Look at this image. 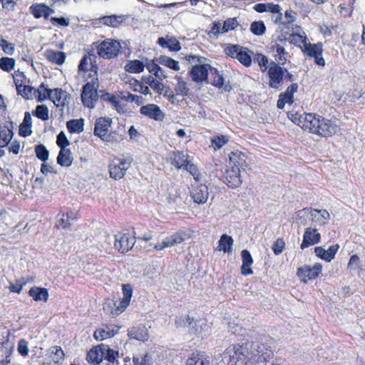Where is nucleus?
Segmentation results:
<instances>
[{
	"instance_id": "a19ab883",
	"label": "nucleus",
	"mask_w": 365,
	"mask_h": 365,
	"mask_svg": "<svg viewBox=\"0 0 365 365\" xmlns=\"http://www.w3.org/2000/svg\"><path fill=\"white\" fill-rule=\"evenodd\" d=\"M185 240L184 235L182 233H175L164 239V245L167 247H172L177 244H180Z\"/></svg>"
},
{
	"instance_id": "bf43d9fd",
	"label": "nucleus",
	"mask_w": 365,
	"mask_h": 365,
	"mask_svg": "<svg viewBox=\"0 0 365 365\" xmlns=\"http://www.w3.org/2000/svg\"><path fill=\"white\" fill-rule=\"evenodd\" d=\"M254 60L258 63L262 71L264 72L267 69L268 58L264 55L262 53H257L254 58Z\"/></svg>"
},
{
	"instance_id": "2eb2a0df",
	"label": "nucleus",
	"mask_w": 365,
	"mask_h": 365,
	"mask_svg": "<svg viewBox=\"0 0 365 365\" xmlns=\"http://www.w3.org/2000/svg\"><path fill=\"white\" fill-rule=\"evenodd\" d=\"M106 349V344H99L91 349L87 354V360L93 364H99L103 359V351Z\"/></svg>"
},
{
	"instance_id": "72a5a7b5",
	"label": "nucleus",
	"mask_w": 365,
	"mask_h": 365,
	"mask_svg": "<svg viewBox=\"0 0 365 365\" xmlns=\"http://www.w3.org/2000/svg\"><path fill=\"white\" fill-rule=\"evenodd\" d=\"M106 349L103 351V359L108 361V365H118L120 356L118 351L111 349L108 345Z\"/></svg>"
},
{
	"instance_id": "473e14b6",
	"label": "nucleus",
	"mask_w": 365,
	"mask_h": 365,
	"mask_svg": "<svg viewBox=\"0 0 365 365\" xmlns=\"http://www.w3.org/2000/svg\"><path fill=\"white\" fill-rule=\"evenodd\" d=\"M51 361L55 364L61 363L64 359V353L60 346H51L48 350Z\"/></svg>"
},
{
	"instance_id": "6e6552de",
	"label": "nucleus",
	"mask_w": 365,
	"mask_h": 365,
	"mask_svg": "<svg viewBox=\"0 0 365 365\" xmlns=\"http://www.w3.org/2000/svg\"><path fill=\"white\" fill-rule=\"evenodd\" d=\"M133 158L129 157L126 159H114L109 165V173L110 178L115 180L121 179L125 174L126 170L130 167Z\"/></svg>"
},
{
	"instance_id": "6e6d98bb",
	"label": "nucleus",
	"mask_w": 365,
	"mask_h": 365,
	"mask_svg": "<svg viewBox=\"0 0 365 365\" xmlns=\"http://www.w3.org/2000/svg\"><path fill=\"white\" fill-rule=\"evenodd\" d=\"M119 302H116L115 303L107 302L105 304L103 307V310L108 314L112 315L113 317L118 316L120 314H115L118 312L117 309L119 307Z\"/></svg>"
},
{
	"instance_id": "f8f14e48",
	"label": "nucleus",
	"mask_w": 365,
	"mask_h": 365,
	"mask_svg": "<svg viewBox=\"0 0 365 365\" xmlns=\"http://www.w3.org/2000/svg\"><path fill=\"white\" fill-rule=\"evenodd\" d=\"M112 120L110 118L101 117L96 119L94 128V135L103 140H108V129L111 125Z\"/></svg>"
},
{
	"instance_id": "37998d69",
	"label": "nucleus",
	"mask_w": 365,
	"mask_h": 365,
	"mask_svg": "<svg viewBox=\"0 0 365 365\" xmlns=\"http://www.w3.org/2000/svg\"><path fill=\"white\" fill-rule=\"evenodd\" d=\"M254 9L256 11L259 13L264 11L277 13L279 11V6L273 4H257L255 6Z\"/></svg>"
},
{
	"instance_id": "e433bc0d",
	"label": "nucleus",
	"mask_w": 365,
	"mask_h": 365,
	"mask_svg": "<svg viewBox=\"0 0 365 365\" xmlns=\"http://www.w3.org/2000/svg\"><path fill=\"white\" fill-rule=\"evenodd\" d=\"M309 115H312V113H290L289 118L294 124L299 125L303 130H305V125H307V117H308Z\"/></svg>"
},
{
	"instance_id": "0e129e2a",
	"label": "nucleus",
	"mask_w": 365,
	"mask_h": 365,
	"mask_svg": "<svg viewBox=\"0 0 365 365\" xmlns=\"http://www.w3.org/2000/svg\"><path fill=\"white\" fill-rule=\"evenodd\" d=\"M359 267H360L359 257L356 255H352L349 261L347 268L349 270L356 271L359 269Z\"/></svg>"
},
{
	"instance_id": "e2e57ef3",
	"label": "nucleus",
	"mask_w": 365,
	"mask_h": 365,
	"mask_svg": "<svg viewBox=\"0 0 365 365\" xmlns=\"http://www.w3.org/2000/svg\"><path fill=\"white\" fill-rule=\"evenodd\" d=\"M238 25V22L235 18L228 19L222 25V31L227 32L230 30L235 29Z\"/></svg>"
},
{
	"instance_id": "c9c22d12",
	"label": "nucleus",
	"mask_w": 365,
	"mask_h": 365,
	"mask_svg": "<svg viewBox=\"0 0 365 365\" xmlns=\"http://www.w3.org/2000/svg\"><path fill=\"white\" fill-rule=\"evenodd\" d=\"M304 51L309 56L314 57L317 55L321 56L322 53V44L320 43L315 44L307 43L304 47Z\"/></svg>"
},
{
	"instance_id": "a211bd4d",
	"label": "nucleus",
	"mask_w": 365,
	"mask_h": 365,
	"mask_svg": "<svg viewBox=\"0 0 365 365\" xmlns=\"http://www.w3.org/2000/svg\"><path fill=\"white\" fill-rule=\"evenodd\" d=\"M230 161L232 164V168H237L241 170H245L247 166V156L239 150L232 151L229 156Z\"/></svg>"
},
{
	"instance_id": "8fccbe9b",
	"label": "nucleus",
	"mask_w": 365,
	"mask_h": 365,
	"mask_svg": "<svg viewBox=\"0 0 365 365\" xmlns=\"http://www.w3.org/2000/svg\"><path fill=\"white\" fill-rule=\"evenodd\" d=\"M33 114L43 120H47L49 118L48 109L45 105L37 106Z\"/></svg>"
},
{
	"instance_id": "0eeeda50",
	"label": "nucleus",
	"mask_w": 365,
	"mask_h": 365,
	"mask_svg": "<svg viewBox=\"0 0 365 365\" xmlns=\"http://www.w3.org/2000/svg\"><path fill=\"white\" fill-rule=\"evenodd\" d=\"M98 83L96 81L86 83L82 90L81 101L84 106L92 108L98 99L97 89Z\"/></svg>"
},
{
	"instance_id": "1a4fd4ad",
	"label": "nucleus",
	"mask_w": 365,
	"mask_h": 365,
	"mask_svg": "<svg viewBox=\"0 0 365 365\" xmlns=\"http://www.w3.org/2000/svg\"><path fill=\"white\" fill-rule=\"evenodd\" d=\"M281 64H277L272 62L268 70V76L269 78V86L276 90H280L279 86L283 80L284 73L287 71V68L281 66Z\"/></svg>"
},
{
	"instance_id": "412c9836",
	"label": "nucleus",
	"mask_w": 365,
	"mask_h": 365,
	"mask_svg": "<svg viewBox=\"0 0 365 365\" xmlns=\"http://www.w3.org/2000/svg\"><path fill=\"white\" fill-rule=\"evenodd\" d=\"M226 180L229 187L232 188L239 187L242 182L240 169L232 168L230 170H227Z\"/></svg>"
},
{
	"instance_id": "864d4df0",
	"label": "nucleus",
	"mask_w": 365,
	"mask_h": 365,
	"mask_svg": "<svg viewBox=\"0 0 365 365\" xmlns=\"http://www.w3.org/2000/svg\"><path fill=\"white\" fill-rule=\"evenodd\" d=\"M15 65V60L9 57H3L0 59V68L4 71L9 72L12 70Z\"/></svg>"
},
{
	"instance_id": "4c0bfd02",
	"label": "nucleus",
	"mask_w": 365,
	"mask_h": 365,
	"mask_svg": "<svg viewBox=\"0 0 365 365\" xmlns=\"http://www.w3.org/2000/svg\"><path fill=\"white\" fill-rule=\"evenodd\" d=\"M116 332L113 329H110L108 327L105 329H99L94 332V337L96 340L103 341L104 339L111 338Z\"/></svg>"
},
{
	"instance_id": "9b49d317",
	"label": "nucleus",
	"mask_w": 365,
	"mask_h": 365,
	"mask_svg": "<svg viewBox=\"0 0 365 365\" xmlns=\"http://www.w3.org/2000/svg\"><path fill=\"white\" fill-rule=\"evenodd\" d=\"M114 247L120 252H128L134 245V239L127 233L118 232L113 237Z\"/></svg>"
},
{
	"instance_id": "680f3d73",
	"label": "nucleus",
	"mask_w": 365,
	"mask_h": 365,
	"mask_svg": "<svg viewBox=\"0 0 365 365\" xmlns=\"http://www.w3.org/2000/svg\"><path fill=\"white\" fill-rule=\"evenodd\" d=\"M13 133L8 130H1L0 132V146H6L12 138Z\"/></svg>"
},
{
	"instance_id": "3c124183",
	"label": "nucleus",
	"mask_w": 365,
	"mask_h": 365,
	"mask_svg": "<svg viewBox=\"0 0 365 365\" xmlns=\"http://www.w3.org/2000/svg\"><path fill=\"white\" fill-rule=\"evenodd\" d=\"M297 83H292L287 88L286 91L281 93L280 96L285 99V101H287V103H292L293 102V94L297 92Z\"/></svg>"
},
{
	"instance_id": "bb28decb",
	"label": "nucleus",
	"mask_w": 365,
	"mask_h": 365,
	"mask_svg": "<svg viewBox=\"0 0 365 365\" xmlns=\"http://www.w3.org/2000/svg\"><path fill=\"white\" fill-rule=\"evenodd\" d=\"M170 158L172 165L180 169L184 167L185 163L188 160V155L183 152L176 151L172 153Z\"/></svg>"
},
{
	"instance_id": "c85d7f7f",
	"label": "nucleus",
	"mask_w": 365,
	"mask_h": 365,
	"mask_svg": "<svg viewBox=\"0 0 365 365\" xmlns=\"http://www.w3.org/2000/svg\"><path fill=\"white\" fill-rule=\"evenodd\" d=\"M29 294L35 301L46 302L48 297V293L46 288L34 287L30 289Z\"/></svg>"
},
{
	"instance_id": "c756f323",
	"label": "nucleus",
	"mask_w": 365,
	"mask_h": 365,
	"mask_svg": "<svg viewBox=\"0 0 365 365\" xmlns=\"http://www.w3.org/2000/svg\"><path fill=\"white\" fill-rule=\"evenodd\" d=\"M72 161L73 158L70 150L67 148L61 149L57 157V163L61 166L68 167L71 165Z\"/></svg>"
},
{
	"instance_id": "79ce46f5",
	"label": "nucleus",
	"mask_w": 365,
	"mask_h": 365,
	"mask_svg": "<svg viewBox=\"0 0 365 365\" xmlns=\"http://www.w3.org/2000/svg\"><path fill=\"white\" fill-rule=\"evenodd\" d=\"M178 83L175 86V92L176 95L180 96L182 97H185L188 96L189 93V88L187 85V83L182 81L180 77L176 78Z\"/></svg>"
},
{
	"instance_id": "f03ea898",
	"label": "nucleus",
	"mask_w": 365,
	"mask_h": 365,
	"mask_svg": "<svg viewBox=\"0 0 365 365\" xmlns=\"http://www.w3.org/2000/svg\"><path fill=\"white\" fill-rule=\"evenodd\" d=\"M249 361L255 364H264L273 356L272 347L267 344L247 341Z\"/></svg>"
},
{
	"instance_id": "4d7b16f0",
	"label": "nucleus",
	"mask_w": 365,
	"mask_h": 365,
	"mask_svg": "<svg viewBox=\"0 0 365 365\" xmlns=\"http://www.w3.org/2000/svg\"><path fill=\"white\" fill-rule=\"evenodd\" d=\"M36 157L42 161H46L48 157V151L46 147L41 144L38 145L35 148Z\"/></svg>"
},
{
	"instance_id": "7c9ffc66",
	"label": "nucleus",
	"mask_w": 365,
	"mask_h": 365,
	"mask_svg": "<svg viewBox=\"0 0 365 365\" xmlns=\"http://www.w3.org/2000/svg\"><path fill=\"white\" fill-rule=\"evenodd\" d=\"M46 58L58 65H61L65 61V53L62 51H56L53 50L46 51L45 54Z\"/></svg>"
},
{
	"instance_id": "de8ad7c7",
	"label": "nucleus",
	"mask_w": 365,
	"mask_h": 365,
	"mask_svg": "<svg viewBox=\"0 0 365 365\" xmlns=\"http://www.w3.org/2000/svg\"><path fill=\"white\" fill-rule=\"evenodd\" d=\"M297 222L301 225L307 224V220H310V209L306 207L297 212Z\"/></svg>"
},
{
	"instance_id": "f257e3e1",
	"label": "nucleus",
	"mask_w": 365,
	"mask_h": 365,
	"mask_svg": "<svg viewBox=\"0 0 365 365\" xmlns=\"http://www.w3.org/2000/svg\"><path fill=\"white\" fill-rule=\"evenodd\" d=\"M306 122L305 130L319 136H331L337 131V125L334 122L315 113L307 117Z\"/></svg>"
},
{
	"instance_id": "09e8293b",
	"label": "nucleus",
	"mask_w": 365,
	"mask_h": 365,
	"mask_svg": "<svg viewBox=\"0 0 365 365\" xmlns=\"http://www.w3.org/2000/svg\"><path fill=\"white\" fill-rule=\"evenodd\" d=\"M288 42L289 43H293L301 48V44H303V46L304 47L305 44L307 43V36L304 34L303 35L299 34H292L290 35Z\"/></svg>"
},
{
	"instance_id": "423d86ee",
	"label": "nucleus",
	"mask_w": 365,
	"mask_h": 365,
	"mask_svg": "<svg viewBox=\"0 0 365 365\" xmlns=\"http://www.w3.org/2000/svg\"><path fill=\"white\" fill-rule=\"evenodd\" d=\"M121 48L119 41L113 39L103 41L97 47V53L104 59H110L116 57Z\"/></svg>"
},
{
	"instance_id": "13d9d810",
	"label": "nucleus",
	"mask_w": 365,
	"mask_h": 365,
	"mask_svg": "<svg viewBox=\"0 0 365 365\" xmlns=\"http://www.w3.org/2000/svg\"><path fill=\"white\" fill-rule=\"evenodd\" d=\"M227 142L228 138L225 135L214 137L211 140L212 145L214 147L215 150L221 148Z\"/></svg>"
},
{
	"instance_id": "338daca9",
	"label": "nucleus",
	"mask_w": 365,
	"mask_h": 365,
	"mask_svg": "<svg viewBox=\"0 0 365 365\" xmlns=\"http://www.w3.org/2000/svg\"><path fill=\"white\" fill-rule=\"evenodd\" d=\"M237 58L245 66H250L252 63L251 56L243 49H242V51L240 52V54Z\"/></svg>"
},
{
	"instance_id": "f704fd0d",
	"label": "nucleus",
	"mask_w": 365,
	"mask_h": 365,
	"mask_svg": "<svg viewBox=\"0 0 365 365\" xmlns=\"http://www.w3.org/2000/svg\"><path fill=\"white\" fill-rule=\"evenodd\" d=\"M144 68V63L139 60L129 61L125 66V70L131 73H141Z\"/></svg>"
},
{
	"instance_id": "2f4dec72",
	"label": "nucleus",
	"mask_w": 365,
	"mask_h": 365,
	"mask_svg": "<svg viewBox=\"0 0 365 365\" xmlns=\"http://www.w3.org/2000/svg\"><path fill=\"white\" fill-rule=\"evenodd\" d=\"M156 61L160 64L175 71H178L180 69L179 62L167 56H159L158 58H156Z\"/></svg>"
},
{
	"instance_id": "49530a36",
	"label": "nucleus",
	"mask_w": 365,
	"mask_h": 365,
	"mask_svg": "<svg viewBox=\"0 0 365 365\" xmlns=\"http://www.w3.org/2000/svg\"><path fill=\"white\" fill-rule=\"evenodd\" d=\"M17 92L26 99H31L34 96L36 91L30 86L19 85L16 86Z\"/></svg>"
},
{
	"instance_id": "58836bf2",
	"label": "nucleus",
	"mask_w": 365,
	"mask_h": 365,
	"mask_svg": "<svg viewBox=\"0 0 365 365\" xmlns=\"http://www.w3.org/2000/svg\"><path fill=\"white\" fill-rule=\"evenodd\" d=\"M66 125L70 133H80L83 130V120H71L67 122Z\"/></svg>"
},
{
	"instance_id": "393cba45",
	"label": "nucleus",
	"mask_w": 365,
	"mask_h": 365,
	"mask_svg": "<svg viewBox=\"0 0 365 365\" xmlns=\"http://www.w3.org/2000/svg\"><path fill=\"white\" fill-rule=\"evenodd\" d=\"M241 257L242 260V264L241 267V272L243 275H248L253 273L250 266L253 263L252 257L250 252L247 250H243L241 252Z\"/></svg>"
},
{
	"instance_id": "69168bd1",
	"label": "nucleus",
	"mask_w": 365,
	"mask_h": 365,
	"mask_svg": "<svg viewBox=\"0 0 365 365\" xmlns=\"http://www.w3.org/2000/svg\"><path fill=\"white\" fill-rule=\"evenodd\" d=\"M56 143L61 149L66 148V147L70 145V142L67 139L64 132L61 131L58 133L57 135Z\"/></svg>"
},
{
	"instance_id": "9d476101",
	"label": "nucleus",
	"mask_w": 365,
	"mask_h": 365,
	"mask_svg": "<svg viewBox=\"0 0 365 365\" xmlns=\"http://www.w3.org/2000/svg\"><path fill=\"white\" fill-rule=\"evenodd\" d=\"M322 266L319 263H316L313 267L304 266L297 269V275L304 282L308 280L315 279L321 273Z\"/></svg>"
},
{
	"instance_id": "7ed1b4c3",
	"label": "nucleus",
	"mask_w": 365,
	"mask_h": 365,
	"mask_svg": "<svg viewBox=\"0 0 365 365\" xmlns=\"http://www.w3.org/2000/svg\"><path fill=\"white\" fill-rule=\"evenodd\" d=\"M187 60L191 63H195L190 71L192 80L195 83L207 81L212 68L209 63H206L207 59L202 56L190 55L187 57Z\"/></svg>"
},
{
	"instance_id": "b1692460",
	"label": "nucleus",
	"mask_w": 365,
	"mask_h": 365,
	"mask_svg": "<svg viewBox=\"0 0 365 365\" xmlns=\"http://www.w3.org/2000/svg\"><path fill=\"white\" fill-rule=\"evenodd\" d=\"M186 365H211V364L205 353L193 352L187 359Z\"/></svg>"
},
{
	"instance_id": "774afa93",
	"label": "nucleus",
	"mask_w": 365,
	"mask_h": 365,
	"mask_svg": "<svg viewBox=\"0 0 365 365\" xmlns=\"http://www.w3.org/2000/svg\"><path fill=\"white\" fill-rule=\"evenodd\" d=\"M31 13L33 14V15L36 18L38 19V18L42 17V14H43V11L47 10V6L45 5H42V4L32 6H31Z\"/></svg>"
},
{
	"instance_id": "a18cd8bd",
	"label": "nucleus",
	"mask_w": 365,
	"mask_h": 365,
	"mask_svg": "<svg viewBox=\"0 0 365 365\" xmlns=\"http://www.w3.org/2000/svg\"><path fill=\"white\" fill-rule=\"evenodd\" d=\"M233 244V240L231 237L224 234L221 236L219 241L220 250H223L225 252H230L231 246Z\"/></svg>"
},
{
	"instance_id": "ddd939ff",
	"label": "nucleus",
	"mask_w": 365,
	"mask_h": 365,
	"mask_svg": "<svg viewBox=\"0 0 365 365\" xmlns=\"http://www.w3.org/2000/svg\"><path fill=\"white\" fill-rule=\"evenodd\" d=\"M321 235L317 230L312 227H307L303 235V240L300 245L302 250L318 244L320 242Z\"/></svg>"
},
{
	"instance_id": "39448f33",
	"label": "nucleus",
	"mask_w": 365,
	"mask_h": 365,
	"mask_svg": "<svg viewBox=\"0 0 365 365\" xmlns=\"http://www.w3.org/2000/svg\"><path fill=\"white\" fill-rule=\"evenodd\" d=\"M287 44V40L282 34L273 40L269 45V50L272 52L275 63L284 65L287 61V55L288 53L285 51V46Z\"/></svg>"
},
{
	"instance_id": "4468645a",
	"label": "nucleus",
	"mask_w": 365,
	"mask_h": 365,
	"mask_svg": "<svg viewBox=\"0 0 365 365\" xmlns=\"http://www.w3.org/2000/svg\"><path fill=\"white\" fill-rule=\"evenodd\" d=\"M209 192L208 188L205 185H192L190 191V196L194 202L197 204H204L207 202Z\"/></svg>"
},
{
	"instance_id": "6ab92c4d",
	"label": "nucleus",
	"mask_w": 365,
	"mask_h": 365,
	"mask_svg": "<svg viewBox=\"0 0 365 365\" xmlns=\"http://www.w3.org/2000/svg\"><path fill=\"white\" fill-rule=\"evenodd\" d=\"M339 247L337 244L330 246L327 250H325L322 247H317L314 249V252L317 257L329 262L334 258Z\"/></svg>"
},
{
	"instance_id": "4be33fe9",
	"label": "nucleus",
	"mask_w": 365,
	"mask_h": 365,
	"mask_svg": "<svg viewBox=\"0 0 365 365\" xmlns=\"http://www.w3.org/2000/svg\"><path fill=\"white\" fill-rule=\"evenodd\" d=\"M123 297L118 301L120 307L118 308V312L115 314H121L129 305L133 294V288L130 284L123 285Z\"/></svg>"
},
{
	"instance_id": "052dcab7",
	"label": "nucleus",
	"mask_w": 365,
	"mask_h": 365,
	"mask_svg": "<svg viewBox=\"0 0 365 365\" xmlns=\"http://www.w3.org/2000/svg\"><path fill=\"white\" fill-rule=\"evenodd\" d=\"M242 48L239 45H231L227 46L225 48V53L227 55L232 57V58H237L240 52L242 51Z\"/></svg>"
},
{
	"instance_id": "5fc2aeb1",
	"label": "nucleus",
	"mask_w": 365,
	"mask_h": 365,
	"mask_svg": "<svg viewBox=\"0 0 365 365\" xmlns=\"http://www.w3.org/2000/svg\"><path fill=\"white\" fill-rule=\"evenodd\" d=\"M151 357L147 354H138L133 357V365H150Z\"/></svg>"
},
{
	"instance_id": "20e7f679",
	"label": "nucleus",
	"mask_w": 365,
	"mask_h": 365,
	"mask_svg": "<svg viewBox=\"0 0 365 365\" xmlns=\"http://www.w3.org/2000/svg\"><path fill=\"white\" fill-rule=\"evenodd\" d=\"M224 359H228V363L236 365L237 362L243 363L249 360L247 342L245 344H234L230 346L223 354Z\"/></svg>"
},
{
	"instance_id": "aec40b11",
	"label": "nucleus",
	"mask_w": 365,
	"mask_h": 365,
	"mask_svg": "<svg viewBox=\"0 0 365 365\" xmlns=\"http://www.w3.org/2000/svg\"><path fill=\"white\" fill-rule=\"evenodd\" d=\"M210 74L211 75L210 81H207V83H210L213 86L222 88L225 91H230L231 89L229 82L225 81L222 76L218 73L216 68H210Z\"/></svg>"
},
{
	"instance_id": "5701e85b",
	"label": "nucleus",
	"mask_w": 365,
	"mask_h": 365,
	"mask_svg": "<svg viewBox=\"0 0 365 365\" xmlns=\"http://www.w3.org/2000/svg\"><path fill=\"white\" fill-rule=\"evenodd\" d=\"M66 92L61 88L49 89L48 91V98L57 106H63L66 100Z\"/></svg>"
},
{
	"instance_id": "a878e982",
	"label": "nucleus",
	"mask_w": 365,
	"mask_h": 365,
	"mask_svg": "<svg viewBox=\"0 0 365 365\" xmlns=\"http://www.w3.org/2000/svg\"><path fill=\"white\" fill-rule=\"evenodd\" d=\"M128 336L138 341H146L148 339V330L145 327H138L131 329L128 331Z\"/></svg>"
},
{
	"instance_id": "f3484780",
	"label": "nucleus",
	"mask_w": 365,
	"mask_h": 365,
	"mask_svg": "<svg viewBox=\"0 0 365 365\" xmlns=\"http://www.w3.org/2000/svg\"><path fill=\"white\" fill-rule=\"evenodd\" d=\"M140 113L153 118L156 120H162L164 118V114L160 108L155 104H148L140 108Z\"/></svg>"
},
{
	"instance_id": "c03bdc74",
	"label": "nucleus",
	"mask_w": 365,
	"mask_h": 365,
	"mask_svg": "<svg viewBox=\"0 0 365 365\" xmlns=\"http://www.w3.org/2000/svg\"><path fill=\"white\" fill-rule=\"evenodd\" d=\"M101 98L110 103L118 112L123 110V106L120 102L115 96L110 95L108 93H104L101 96Z\"/></svg>"
},
{
	"instance_id": "dca6fc26",
	"label": "nucleus",
	"mask_w": 365,
	"mask_h": 365,
	"mask_svg": "<svg viewBox=\"0 0 365 365\" xmlns=\"http://www.w3.org/2000/svg\"><path fill=\"white\" fill-rule=\"evenodd\" d=\"M310 221L319 225H326L330 217L329 212L326 210H317L309 207Z\"/></svg>"
},
{
	"instance_id": "603ef678",
	"label": "nucleus",
	"mask_w": 365,
	"mask_h": 365,
	"mask_svg": "<svg viewBox=\"0 0 365 365\" xmlns=\"http://www.w3.org/2000/svg\"><path fill=\"white\" fill-rule=\"evenodd\" d=\"M250 31L255 35L262 36L265 33L266 27L264 24L261 21H254L251 24Z\"/></svg>"
},
{
	"instance_id": "ea45409f",
	"label": "nucleus",
	"mask_w": 365,
	"mask_h": 365,
	"mask_svg": "<svg viewBox=\"0 0 365 365\" xmlns=\"http://www.w3.org/2000/svg\"><path fill=\"white\" fill-rule=\"evenodd\" d=\"M123 16H106L102 18V21L105 25L110 26L112 27H117L119 24L125 21Z\"/></svg>"
},
{
	"instance_id": "cd10ccee",
	"label": "nucleus",
	"mask_w": 365,
	"mask_h": 365,
	"mask_svg": "<svg viewBox=\"0 0 365 365\" xmlns=\"http://www.w3.org/2000/svg\"><path fill=\"white\" fill-rule=\"evenodd\" d=\"M125 82V84L128 85V87L134 91L141 93L144 95H148L150 93L149 88L148 86H143L142 83L136 79L133 78H128Z\"/></svg>"
}]
</instances>
